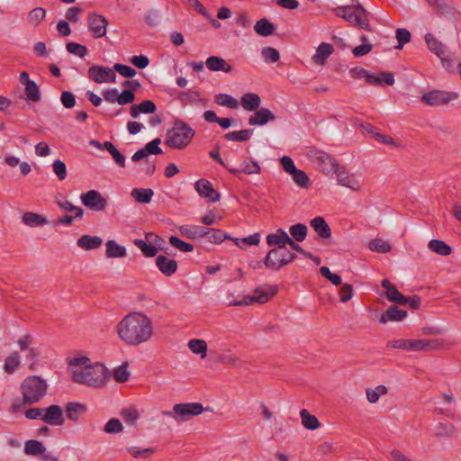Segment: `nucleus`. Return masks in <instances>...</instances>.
Listing matches in <instances>:
<instances>
[{
	"label": "nucleus",
	"instance_id": "obj_45",
	"mask_svg": "<svg viewBox=\"0 0 461 461\" xmlns=\"http://www.w3.org/2000/svg\"><path fill=\"white\" fill-rule=\"evenodd\" d=\"M154 193L150 188H134L131 192V197L141 203H149Z\"/></svg>",
	"mask_w": 461,
	"mask_h": 461
},
{
	"label": "nucleus",
	"instance_id": "obj_58",
	"mask_svg": "<svg viewBox=\"0 0 461 461\" xmlns=\"http://www.w3.org/2000/svg\"><path fill=\"white\" fill-rule=\"evenodd\" d=\"M251 137L249 130H241L238 131H231L224 135V139L229 141H246Z\"/></svg>",
	"mask_w": 461,
	"mask_h": 461
},
{
	"label": "nucleus",
	"instance_id": "obj_35",
	"mask_svg": "<svg viewBox=\"0 0 461 461\" xmlns=\"http://www.w3.org/2000/svg\"><path fill=\"white\" fill-rule=\"evenodd\" d=\"M310 225L321 238L328 239L330 237V228L322 217L313 218L311 221Z\"/></svg>",
	"mask_w": 461,
	"mask_h": 461
},
{
	"label": "nucleus",
	"instance_id": "obj_44",
	"mask_svg": "<svg viewBox=\"0 0 461 461\" xmlns=\"http://www.w3.org/2000/svg\"><path fill=\"white\" fill-rule=\"evenodd\" d=\"M46 10L41 7H36L31 10L27 14V23L30 26L37 27L44 20Z\"/></svg>",
	"mask_w": 461,
	"mask_h": 461
},
{
	"label": "nucleus",
	"instance_id": "obj_47",
	"mask_svg": "<svg viewBox=\"0 0 461 461\" xmlns=\"http://www.w3.org/2000/svg\"><path fill=\"white\" fill-rule=\"evenodd\" d=\"M122 420L129 426H135L140 419V412L135 407H128L121 411Z\"/></svg>",
	"mask_w": 461,
	"mask_h": 461
},
{
	"label": "nucleus",
	"instance_id": "obj_17",
	"mask_svg": "<svg viewBox=\"0 0 461 461\" xmlns=\"http://www.w3.org/2000/svg\"><path fill=\"white\" fill-rule=\"evenodd\" d=\"M333 52L334 48L331 44L321 42L316 48L314 54L311 58V60L314 65L318 67H324Z\"/></svg>",
	"mask_w": 461,
	"mask_h": 461
},
{
	"label": "nucleus",
	"instance_id": "obj_56",
	"mask_svg": "<svg viewBox=\"0 0 461 461\" xmlns=\"http://www.w3.org/2000/svg\"><path fill=\"white\" fill-rule=\"evenodd\" d=\"M57 203L62 211L74 213L75 217L81 218L83 216V210L68 200H57Z\"/></svg>",
	"mask_w": 461,
	"mask_h": 461
},
{
	"label": "nucleus",
	"instance_id": "obj_33",
	"mask_svg": "<svg viewBox=\"0 0 461 461\" xmlns=\"http://www.w3.org/2000/svg\"><path fill=\"white\" fill-rule=\"evenodd\" d=\"M319 168L325 175L338 174L340 171L336 160L328 155L319 158Z\"/></svg>",
	"mask_w": 461,
	"mask_h": 461
},
{
	"label": "nucleus",
	"instance_id": "obj_13",
	"mask_svg": "<svg viewBox=\"0 0 461 461\" xmlns=\"http://www.w3.org/2000/svg\"><path fill=\"white\" fill-rule=\"evenodd\" d=\"M82 203L95 212L104 211L107 207V200L96 190H90L80 195Z\"/></svg>",
	"mask_w": 461,
	"mask_h": 461
},
{
	"label": "nucleus",
	"instance_id": "obj_23",
	"mask_svg": "<svg viewBox=\"0 0 461 461\" xmlns=\"http://www.w3.org/2000/svg\"><path fill=\"white\" fill-rule=\"evenodd\" d=\"M382 286L385 289V295L389 301L399 303V304H406L408 303V298L403 296L396 289V287L390 283L389 280H387V279L383 280Z\"/></svg>",
	"mask_w": 461,
	"mask_h": 461
},
{
	"label": "nucleus",
	"instance_id": "obj_43",
	"mask_svg": "<svg viewBox=\"0 0 461 461\" xmlns=\"http://www.w3.org/2000/svg\"><path fill=\"white\" fill-rule=\"evenodd\" d=\"M367 82L369 84L393 86L394 84V77L390 72H384L378 75L369 74L367 76Z\"/></svg>",
	"mask_w": 461,
	"mask_h": 461
},
{
	"label": "nucleus",
	"instance_id": "obj_9",
	"mask_svg": "<svg viewBox=\"0 0 461 461\" xmlns=\"http://www.w3.org/2000/svg\"><path fill=\"white\" fill-rule=\"evenodd\" d=\"M294 258V255L286 249V248H276L271 249L265 259V265L271 269H279L287 265Z\"/></svg>",
	"mask_w": 461,
	"mask_h": 461
},
{
	"label": "nucleus",
	"instance_id": "obj_20",
	"mask_svg": "<svg viewBox=\"0 0 461 461\" xmlns=\"http://www.w3.org/2000/svg\"><path fill=\"white\" fill-rule=\"evenodd\" d=\"M456 433V427L449 421H440L433 428V436L436 438H453Z\"/></svg>",
	"mask_w": 461,
	"mask_h": 461
},
{
	"label": "nucleus",
	"instance_id": "obj_1",
	"mask_svg": "<svg viewBox=\"0 0 461 461\" xmlns=\"http://www.w3.org/2000/svg\"><path fill=\"white\" fill-rule=\"evenodd\" d=\"M71 380L79 384L99 388L110 379V372L102 362L95 361L83 353H77L67 359Z\"/></svg>",
	"mask_w": 461,
	"mask_h": 461
},
{
	"label": "nucleus",
	"instance_id": "obj_62",
	"mask_svg": "<svg viewBox=\"0 0 461 461\" xmlns=\"http://www.w3.org/2000/svg\"><path fill=\"white\" fill-rule=\"evenodd\" d=\"M261 55L267 63H274L280 59L278 50L272 47H264L261 50Z\"/></svg>",
	"mask_w": 461,
	"mask_h": 461
},
{
	"label": "nucleus",
	"instance_id": "obj_2",
	"mask_svg": "<svg viewBox=\"0 0 461 461\" xmlns=\"http://www.w3.org/2000/svg\"><path fill=\"white\" fill-rule=\"evenodd\" d=\"M118 339L125 345L138 347L151 340L155 333L152 319L142 312H132L115 326Z\"/></svg>",
	"mask_w": 461,
	"mask_h": 461
},
{
	"label": "nucleus",
	"instance_id": "obj_25",
	"mask_svg": "<svg viewBox=\"0 0 461 461\" xmlns=\"http://www.w3.org/2000/svg\"><path fill=\"white\" fill-rule=\"evenodd\" d=\"M407 317V312L397 306L389 307L380 317L379 321L385 324L388 321H402Z\"/></svg>",
	"mask_w": 461,
	"mask_h": 461
},
{
	"label": "nucleus",
	"instance_id": "obj_32",
	"mask_svg": "<svg viewBox=\"0 0 461 461\" xmlns=\"http://www.w3.org/2000/svg\"><path fill=\"white\" fill-rule=\"evenodd\" d=\"M240 104L244 110L256 111L261 104V98L256 93H246L240 98Z\"/></svg>",
	"mask_w": 461,
	"mask_h": 461
},
{
	"label": "nucleus",
	"instance_id": "obj_18",
	"mask_svg": "<svg viewBox=\"0 0 461 461\" xmlns=\"http://www.w3.org/2000/svg\"><path fill=\"white\" fill-rule=\"evenodd\" d=\"M195 190L208 202H217L220 199V194L213 188L212 185L205 179H200L195 183Z\"/></svg>",
	"mask_w": 461,
	"mask_h": 461
},
{
	"label": "nucleus",
	"instance_id": "obj_16",
	"mask_svg": "<svg viewBox=\"0 0 461 461\" xmlns=\"http://www.w3.org/2000/svg\"><path fill=\"white\" fill-rule=\"evenodd\" d=\"M42 421L51 426H62L65 423L63 410L59 405L43 408Z\"/></svg>",
	"mask_w": 461,
	"mask_h": 461
},
{
	"label": "nucleus",
	"instance_id": "obj_36",
	"mask_svg": "<svg viewBox=\"0 0 461 461\" xmlns=\"http://www.w3.org/2000/svg\"><path fill=\"white\" fill-rule=\"evenodd\" d=\"M300 418L302 425L309 430H316L321 428V424L318 418L311 414L307 410L300 411Z\"/></svg>",
	"mask_w": 461,
	"mask_h": 461
},
{
	"label": "nucleus",
	"instance_id": "obj_64",
	"mask_svg": "<svg viewBox=\"0 0 461 461\" xmlns=\"http://www.w3.org/2000/svg\"><path fill=\"white\" fill-rule=\"evenodd\" d=\"M67 50L75 56L84 58L87 54V49L86 46L76 42H68L66 45Z\"/></svg>",
	"mask_w": 461,
	"mask_h": 461
},
{
	"label": "nucleus",
	"instance_id": "obj_15",
	"mask_svg": "<svg viewBox=\"0 0 461 461\" xmlns=\"http://www.w3.org/2000/svg\"><path fill=\"white\" fill-rule=\"evenodd\" d=\"M444 339H411V351H432L447 348Z\"/></svg>",
	"mask_w": 461,
	"mask_h": 461
},
{
	"label": "nucleus",
	"instance_id": "obj_30",
	"mask_svg": "<svg viewBox=\"0 0 461 461\" xmlns=\"http://www.w3.org/2000/svg\"><path fill=\"white\" fill-rule=\"evenodd\" d=\"M290 237L282 229H278L276 232L267 236V242L268 246H277V248H285Z\"/></svg>",
	"mask_w": 461,
	"mask_h": 461
},
{
	"label": "nucleus",
	"instance_id": "obj_8",
	"mask_svg": "<svg viewBox=\"0 0 461 461\" xmlns=\"http://www.w3.org/2000/svg\"><path fill=\"white\" fill-rule=\"evenodd\" d=\"M458 97L456 92L433 89L423 93L420 101L428 106H441L455 102Z\"/></svg>",
	"mask_w": 461,
	"mask_h": 461
},
{
	"label": "nucleus",
	"instance_id": "obj_26",
	"mask_svg": "<svg viewBox=\"0 0 461 461\" xmlns=\"http://www.w3.org/2000/svg\"><path fill=\"white\" fill-rule=\"evenodd\" d=\"M105 256L107 258H122L127 256V249L113 240L105 243Z\"/></svg>",
	"mask_w": 461,
	"mask_h": 461
},
{
	"label": "nucleus",
	"instance_id": "obj_3",
	"mask_svg": "<svg viewBox=\"0 0 461 461\" xmlns=\"http://www.w3.org/2000/svg\"><path fill=\"white\" fill-rule=\"evenodd\" d=\"M194 131L183 122H175L174 126L167 131L166 144L173 149H185L194 138Z\"/></svg>",
	"mask_w": 461,
	"mask_h": 461
},
{
	"label": "nucleus",
	"instance_id": "obj_42",
	"mask_svg": "<svg viewBox=\"0 0 461 461\" xmlns=\"http://www.w3.org/2000/svg\"><path fill=\"white\" fill-rule=\"evenodd\" d=\"M156 111V105L152 101L147 100L140 104H133L131 107V115L133 118H137L140 113H153Z\"/></svg>",
	"mask_w": 461,
	"mask_h": 461
},
{
	"label": "nucleus",
	"instance_id": "obj_19",
	"mask_svg": "<svg viewBox=\"0 0 461 461\" xmlns=\"http://www.w3.org/2000/svg\"><path fill=\"white\" fill-rule=\"evenodd\" d=\"M22 222L30 228L43 227L50 223L45 215L33 212H23L22 215Z\"/></svg>",
	"mask_w": 461,
	"mask_h": 461
},
{
	"label": "nucleus",
	"instance_id": "obj_37",
	"mask_svg": "<svg viewBox=\"0 0 461 461\" xmlns=\"http://www.w3.org/2000/svg\"><path fill=\"white\" fill-rule=\"evenodd\" d=\"M86 411V407L84 404L77 402H69L66 406V412L68 419L71 421H77L80 417Z\"/></svg>",
	"mask_w": 461,
	"mask_h": 461
},
{
	"label": "nucleus",
	"instance_id": "obj_39",
	"mask_svg": "<svg viewBox=\"0 0 461 461\" xmlns=\"http://www.w3.org/2000/svg\"><path fill=\"white\" fill-rule=\"evenodd\" d=\"M127 453L136 459H148L155 452L153 447H142L139 446H131L126 448Z\"/></svg>",
	"mask_w": 461,
	"mask_h": 461
},
{
	"label": "nucleus",
	"instance_id": "obj_59",
	"mask_svg": "<svg viewBox=\"0 0 461 461\" xmlns=\"http://www.w3.org/2000/svg\"><path fill=\"white\" fill-rule=\"evenodd\" d=\"M387 348L391 349H402L406 351H411V339H393L387 342Z\"/></svg>",
	"mask_w": 461,
	"mask_h": 461
},
{
	"label": "nucleus",
	"instance_id": "obj_61",
	"mask_svg": "<svg viewBox=\"0 0 461 461\" xmlns=\"http://www.w3.org/2000/svg\"><path fill=\"white\" fill-rule=\"evenodd\" d=\"M26 98L32 102H39L41 100V93L37 84L33 81L24 87Z\"/></svg>",
	"mask_w": 461,
	"mask_h": 461
},
{
	"label": "nucleus",
	"instance_id": "obj_60",
	"mask_svg": "<svg viewBox=\"0 0 461 461\" xmlns=\"http://www.w3.org/2000/svg\"><path fill=\"white\" fill-rule=\"evenodd\" d=\"M307 227L304 224L298 223L290 227L289 231L296 241H303L307 235Z\"/></svg>",
	"mask_w": 461,
	"mask_h": 461
},
{
	"label": "nucleus",
	"instance_id": "obj_55",
	"mask_svg": "<svg viewBox=\"0 0 461 461\" xmlns=\"http://www.w3.org/2000/svg\"><path fill=\"white\" fill-rule=\"evenodd\" d=\"M134 245L143 253L145 257L151 258L156 256L158 249H157L153 245L148 243L144 240H135Z\"/></svg>",
	"mask_w": 461,
	"mask_h": 461
},
{
	"label": "nucleus",
	"instance_id": "obj_24",
	"mask_svg": "<svg viewBox=\"0 0 461 461\" xmlns=\"http://www.w3.org/2000/svg\"><path fill=\"white\" fill-rule=\"evenodd\" d=\"M156 265L159 271L167 276H171L177 270V263L176 260L167 258L166 256H158L156 258Z\"/></svg>",
	"mask_w": 461,
	"mask_h": 461
},
{
	"label": "nucleus",
	"instance_id": "obj_28",
	"mask_svg": "<svg viewBox=\"0 0 461 461\" xmlns=\"http://www.w3.org/2000/svg\"><path fill=\"white\" fill-rule=\"evenodd\" d=\"M275 118V115L270 110L262 108L250 115L249 123L250 125H265L269 121H274Z\"/></svg>",
	"mask_w": 461,
	"mask_h": 461
},
{
	"label": "nucleus",
	"instance_id": "obj_12",
	"mask_svg": "<svg viewBox=\"0 0 461 461\" xmlns=\"http://www.w3.org/2000/svg\"><path fill=\"white\" fill-rule=\"evenodd\" d=\"M88 77L96 84H112L116 81V74L113 69L98 65L89 68Z\"/></svg>",
	"mask_w": 461,
	"mask_h": 461
},
{
	"label": "nucleus",
	"instance_id": "obj_48",
	"mask_svg": "<svg viewBox=\"0 0 461 461\" xmlns=\"http://www.w3.org/2000/svg\"><path fill=\"white\" fill-rule=\"evenodd\" d=\"M368 249L377 253H388L392 249L390 243L383 239H373L368 243Z\"/></svg>",
	"mask_w": 461,
	"mask_h": 461
},
{
	"label": "nucleus",
	"instance_id": "obj_54",
	"mask_svg": "<svg viewBox=\"0 0 461 461\" xmlns=\"http://www.w3.org/2000/svg\"><path fill=\"white\" fill-rule=\"evenodd\" d=\"M354 295V288L350 284L344 283L340 285L339 289L338 290V296L339 302L342 303H346L353 298Z\"/></svg>",
	"mask_w": 461,
	"mask_h": 461
},
{
	"label": "nucleus",
	"instance_id": "obj_22",
	"mask_svg": "<svg viewBox=\"0 0 461 461\" xmlns=\"http://www.w3.org/2000/svg\"><path fill=\"white\" fill-rule=\"evenodd\" d=\"M205 65L210 71L230 73L232 67L222 58L211 56L206 59Z\"/></svg>",
	"mask_w": 461,
	"mask_h": 461
},
{
	"label": "nucleus",
	"instance_id": "obj_46",
	"mask_svg": "<svg viewBox=\"0 0 461 461\" xmlns=\"http://www.w3.org/2000/svg\"><path fill=\"white\" fill-rule=\"evenodd\" d=\"M387 388L384 385H377L375 388H366V396L369 403L373 404L378 402L379 398L387 393Z\"/></svg>",
	"mask_w": 461,
	"mask_h": 461
},
{
	"label": "nucleus",
	"instance_id": "obj_63",
	"mask_svg": "<svg viewBox=\"0 0 461 461\" xmlns=\"http://www.w3.org/2000/svg\"><path fill=\"white\" fill-rule=\"evenodd\" d=\"M375 139L378 140L381 143H384L387 146L393 147V148H402V143L401 140H396L393 138L392 136L382 134V133H375Z\"/></svg>",
	"mask_w": 461,
	"mask_h": 461
},
{
	"label": "nucleus",
	"instance_id": "obj_5",
	"mask_svg": "<svg viewBox=\"0 0 461 461\" xmlns=\"http://www.w3.org/2000/svg\"><path fill=\"white\" fill-rule=\"evenodd\" d=\"M22 389L24 402L34 403L45 395L47 384L41 378L31 376L24 380Z\"/></svg>",
	"mask_w": 461,
	"mask_h": 461
},
{
	"label": "nucleus",
	"instance_id": "obj_51",
	"mask_svg": "<svg viewBox=\"0 0 461 461\" xmlns=\"http://www.w3.org/2000/svg\"><path fill=\"white\" fill-rule=\"evenodd\" d=\"M256 32L261 36H269L274 32L273 24L267 19L258 21L254 26Z\"/></svg>",
	"mask_w": 461,
	"mask_h": 461
},
{
	"label": "nucleus",
	"instance_id": "obj_14",
	"mask_svg": "<svg viewBox=\"0 0 461 461\" xmlns=\"http://www.w3.org/2000/svg\"><path fill=\"white\" fill-rule=\"evenodd\" d=\"M108 21L103 15L91 13L87 16V26L96 39L106 35Z\"/></svg>",
	"mask_w": 461,
	"mask_h": 461
},
{
	"label": "nucleus",
	"instance_id": "obj_53",
	"mask_svg": "<svg viewBox=\"0 0 461 461\" xmlns=\"http://www.w3.org/2000/svg\"><path fill=\"white\" fill-rule=\"evenodd\" d=\"M231 240L240 248L244 249L248 246H256L260 242V234L255 233L243 239L231 238Z\"/></svg>",
	"mask_w": 461,
	"mask_h": 461
},
{
	"label": "nucleus",
	"instance_id": "obj_40",
	"mask_svg": "<svg viewBox=\"0 0 461 461\" xmlns=\"http://www.w3.org/2000/svg\"><path fill=\"white\" fill-rule=\"evenodd\" d=\"M428 249L439 256H448L452 252V249L445 241L440 240H431L428 243Z\"/></svg>",
	"mask_w": 461,
	"mask_h": 461
},
{
	"label": "nucleus",
	"instance_id": "obj_31",
	"mask_svg": "<svg viewBox=\"0 0 461 461\" xmlns=\"http://www.w3.org/2000/svg\"><path fill=\"white\" fill-rule=\"evenodd\" d=\"M188 349L194 355L204 359L207 357L208 345L207 342L202 339H192L187 342Z\"/></svg>",
	"mask_w": 461,
	"mask_h": 461
},
{
	"label": "nucleus",
	"instance_id": "obj_52",
	"mask_svg": "<svg viewBox=\"0 0 461 461\" xmlns=\"http://www.w3.org/2000/svg\"><path fill=\"white\" fill-rule=\"evenodd\" d=\"M104 147L112 155L116 164H118L122 167H125L124 156L115 148V146L112 142L105 141L104 143Z\"/></svg>",
	"mask_w": 461,
	"mask_h": 461
},
{
	"label": "nucleus",
	"instance_id": "obj_10",
	"mask_svg": "<svg viewBox=\"0 0 461 461\" xmlns=\"http://www.w3.org/2000/svg\"><path fill=\"white\" fill-rule=\"evenodd\" d=\"M280 164L284 171L292 176L294 182L302 188L310 187V178L306 173L298 169L290 157L284 156L280 158Z\"/></svg>",
	"mask_w": 461,
	"mask_h": 461
},
{
	"label": "nucleus",
	"instance_id": "obj_6",
	"mask_svg": "<svg viewBox=\"0 0 461 461\" xmlns=\"http://www.w3.org/2000/svg\"><path fill=\"white\" fill-rule=\"evenodd\" d=\"M204 411V407L200 402H186L175 404L171 411L167 415L177 422L190 420L195 416L201 415Z\"/></svg>",
	"mask_w": 461,
	"mask_h": 461
},
{
	"label": "nucleus",
	"instance_id": "obj_34",
	"mask_svg": "<svg viewBox=\"0 0 461 461\" xmlns=\"http://www.w3.org/2000/svg\"><path fill=\"white\" fill-rule=\"evenodd\" d=\"M205 227L198 225H185L179 228V231L182 236L191 239L197 240L204 238Z\"/></svg>",
	"mask_w": 461,
	"mask_h": 461
},
{
	"label": "nucleus",
	"instance_id": "obj_21",
	"mask_svg": "<svg viewBox=\"0 0 461 461\" xmlns=\"http://www.w3.org/2000/svg\"><path fill=\"white\" fill-rule=\"evenodd\" d=\"M427 48L437 57L447 53V46L433 33H426L424 36Z\"/></svg>",
	"mask_w": 461,
	"mask_h": 461
},
{
	"label": "nucleus",
	"instance_id": "obj_29",
	"mask_svg": "<svg viewBox=\"0 0 461 461\" xmlns=\"http://www.w3.org/2000/svg\"><path fill=\"white\" fill-rule=\"evenodd\" d=\"M230 172L235 175L244 173L247 175H258L261 171L258 162L251 159H245L241 162L240 168H229Z\"/></svg>",
	"mask_w": 461,
	"mask_h": 461
},
{
	"label": "nucleus",
	"instance_id": "obj_27",
	"mask_svg": "<svg viewBox=\"0 0 461 461\" xmlns=\"http://www.w3.org/2000/svg\"><path fill=\"white\" fill-rule=\"evenodd\" d=\"M103 244V240L98 236L83 235L77 240L78 248L84 250H92L99 249Z\"/></svg>",
	"mask_w": 461,
	"mask_h": 461
},
{
	"label": "nucleus",
	"instance_id": "obj_41",
	"mask_svg": "<svg viewBox=\"0 0 461 461\" xmlns=\"http://www.w3.org/2000/svg\"><path fill=\"white\" fill-rule=\"evenodd\" d=\"M129 366L128 362H123L122 365L113 368L112 375L117 383L122 384L130 380L131 371L129 370Z\"/></svg>",
	"mask_w": 461,
	"mask_h": 461
},
{
	"label": "nucleus",
	"instance_id": "obj_38",
	"mask_svg": "<svg viewBox=\"0 0 461 461\" xmlns=\"http://www.w3.org/2000/svg\"><path fill=\"white\" fill-rule=\"evenodd\" d=\"M204 238L207 241L212 244H221L226 240H231V238L223 230L219 229H205Z\"/></svg>",
	"mask_w": 461,
	"mask_h": 461
},
{
	"label": "nucleus",
	"instance_id": "obj_50",
	"mask_svg": "<svg viewBox=\"0 0 461 461\" xmlns=\"http://www.w3.org/2000/svg\"><path fill=\"white\" fill-rule=\"evenodd\" d=\"M214 102L221 106H226L231 109H236L239 102L236 98L227 94H218L214 96Z\"/></svg>",
	"mask_w": 461,
	"mask_h": 461
},
{
	"label": "nucleus",
	"instance_id": "obj_4",
	"mask_svg": "<svg viewBox=\"0 0 461 461\" xmlns=\"http://www.w3.org/2000/svg\"><path fill=\"white\" fill-rule=\"evenodd\" d=\"M277 287L275 285H266L255 289L250 295H246L240 300H234L230 303L233 306H247L254 303L264 304L270 301L276 294Z\"/></svg>",
	"mask_w": 461,
	"mask_h": 461
},
{
	"label": "nucleus",
	"instance_id": "obj_7",
	"mask_svg": "<svg viewBox=\"0 0 461 461\" xmlns=\"http://www.w3.org/2000/svg\"><path fill=\"white\" fill-rule=\"evenodd\" d=\"M336 15L341 17L353 25L366 29L368 26V20L366 11L360 5L356 6L338 7L335 10Z\"/></svg>",
	"mask_w": 461,
	"mask_h": 461
},
{
	"label": "nucleus",
	"instance_id": "obj_11",
	"mask_svg": "<svg viewBox=\"0 0 461 461\" xmlns=\"http://www.w3.org/2000/svg\"><path fill=\"white\" fill-rule=\"evenodd\" d=\"M339 185L355 193H361L364 188L362 175L357 172L340 170L337 174Z\"/></svg>",
	"mask_w": 461,
	"mask_h": 461
},
{
	"label": "nucleus",
	"instance_id": "obj_57",
	"mask_svg": "<svg viewBox=\"0 0 461 461\" xmlns=\"http://www.w3.org/2000/svg\"><path fill=\"white\" fill-rule=\"evenodd\" d=\"M124 430V427L119 419L113 418L109 420L104 427V431L107 434H118Z\"/></svg>",
	"mask_w": 461,
	"mask_h": 461
},
{
	"label": "nucleus",
	"instance_id": "obj_49",
	"mask_svg": "<svg viewBox=\"0 0 461 461\" xmlns=\"http://www.w3.org/2000/svg\"><path fill=\"white\" fill-rule=\"evenodd\" d=\"M45 451L46 447L38 440H28L24 444V452L26 455L37 456L43 454Z\"/></svg>",
	"mask_w": 461,
	"mask_h": 461
}]
</instances>
